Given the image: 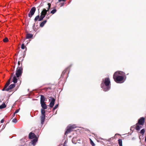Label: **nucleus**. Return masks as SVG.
<instances>
[{
	"mask_svg": "<svg viewBox=\"0 0 146 146\" xmlns=\"http://www.w3.org/2000/svg\"><path fill=\"white\" fill-rule=\"evenodd\" d=\"M46 103V102L40 103L42 108V109H46L47 108V105Z\"/></svg>",
	"mask_w": 146,
	"mask_h": 146,
	"instance_id": "obj_13",
	"label": "nucleus"
},
{
	"mask_svg": "<svg viewBox=\"0 0 146 146\" xmlns=\"http://www.w3.org/2000/svg\"><path fill=\"white\" fill-rule=\"evenodd\" d=\"M48 8L50 9L51 7V4L50 3H48Z\"/></svg>",
	"mask_w": 146,
	"mask_h": 146,
	"instance_id": "obj_33",
	"label": "nucleus"
},
{
	"mask_svg": "<svg viewBox=\"0 0 146 146\" xmlns=\"http://www.w3.org/2000/svg\"><path fill=\"white\" fill-rule=\"evenodd\" d=\"M40 6L39 7H38V11L39 12V9H40Z\"/></svg>",
	"mask_w": 146,
	"mask_h": 146,
	"instance_id": "obj_40",
	"label": "nucleus"
},
{
	"mask_svg": "<svg viewBox=\"0 0 146 146\" xmlns=\"http://www.w3.org/2000/svg\"><path fill=\"white\" fill-rule=\"evenodd\" d=\"M145 132V130L144 129H142L141 130L140 133L143 135Z\"/></svg>",
	"mask_w": 146,
	"mask_h": 146,
	"instance_id": "obj_24",
	"label": "nucleus"
},
{
	"mask_svg": "<svg viewBox=\"0 0 146 146\" xmlns=\"http://www.w3.org/2000/svg\"><path fill=\"white\" fill-rule=\"evenodd\" d=\"M118 142L119 146H122V139H119L118 140Z\"/></svg>",
	"mask_w": 146,
	"mask_h": 146,
	"instance_id": "obj_23",
	"label": "nucleus"
},
{
	"mask_svg": "<svg viewBox=\"0 0 146 146\" xmlns=\"http://www.w3.org/2000/svg\"><path fill=\"white\" fill-rule=\"evenodd\" d=\"M90 143L92 145V146H94L95 145V144L93 142L92 140L91 139H90Z\"/></svg>",
	"mask_w": 146,
	"mask_h": 146,
	"instance_id": "obj_31",
	"label": "nucleus"
},
{
	"mask_svg": "<svg viewBox=\"0 0 146 146\" xmlns=\"http://www.w3.org/2000/svg\"><path fill=\"white\" fill-rule=\"evenodd\" d=\"M16 85L15 84H11L5 90V91H11L10 90L15 88Z\"/></svg>",
	"mask_w": 146,
	"mask_h": 146,
	"instance_id": "obj_8",
	"label": "nucleus"
},
{
	"mask_svg": "<svg viewBox=\"0 0 146 146\" xmlns=\"http://www.w3.org/2000/svg\"><path fill=\"white\" fill-rule=\"evenodd\" d=\"M45 109H41V113L42 115H44L45 116Z\"/></svg>",
	"mask_w": 146,
	"mask_h": 146,
	"instance_id": "obj_20",
	"label": "nucleus"
},
{
	"mask_svg": "<svg viewBox=\"0 0 146 146\" xmlns=\"http://www.w3.org/2000/svg\"><path fill=\"white\" fill-rule=\"evenodd\" d=\"M57 11V10L56 9H54L51 11L50 13L53 14L55 13Z\"/></svg>",
	"mask_w": 146,
	"mask_h": 146,
	"instance_id": "obj_25",
	"label": "nucleus"
},
{
	"mask_svg": "<svg viewBox=\"0 0 146 146\" xmlns=\"http://www.w3.org/2000/svg\"><path fill=\"white\" fill-rule=\"evenodd\" d=\"M64 146H68L66 144H65V142H64Z\"/></svg>",
	"mask_w": 146,
	"mask_h": 146,
	"instance_id": "obj_41",
	"label": "nucleus"
},
{
	"mask_svg": "<svg viewBox=\"0 0 146 146\" xmlns=\"http://www.w3.org/2000/svg\"><path fill=\"white\" fill-rule=\"evenodd\" d=\"M76 127V125H69L67 127L66 131L64 133V135H66L71 132L72 131V129H74Z\"/></svg>",
	"mask_w": 146,
	"mask_h": 146,
	"instance_id": "obj_3",
	"label": "nucleus"
},
{
	"mask_svg": "<svg viewBox=\"0 0 146 146\" xmlns=\"http://www.w3.org/2000/svg\"><path fill=\"white\" fill-rule=\"evenodd\" d=\"M126 78L125 73L122 71H117L115 72L113 75L115 81L117 83H123L125 80Z\"/></svg>",
	"mask_w": 146,
	"mask_h": 146,
	"instance_id": "obj_1",
	"label": "nucleus"
},
{
	"mask_svg": "<svg viewBox=\"0 0 146 146\" xmlns=\"http://www.w3.org/2000/svg\"><path fill=\"white\" fill-rule=\"evenodd\" d=\"M137 123L136 124L137 125L135 129L137 130H139L140 129V126L139 125H137Z\"/></svg>",
	"mask_w": 146,
	"mask_h": 146,
	"instance_id": "obj_27",
	"label": "nucleus"
},
{
	"mask_svg": "<svg viewBox=\"0 0 146 146\" xmlns=\"http://www.w3.org/2000/svg\"><path fill=\"white\" fill-rule=\"evenodd\" d=\"M18 66L17 68H19V67H21V68H22V63L20 61H19L18 63Z\"/></svg>",
	"mask_w": 146,
	"mask_h": 146,
	"instance_id": "obj_22",
	"label": "nucleus"
},
{
	"mask_svg": "<svg viewBox=\"0 0 146 146\" xmlns=\"http://www.w3.org/2000/svg\"><path fill=\"white\" fill-rule=\"evenodd\" d=\"M19 60H21V62H22L23 60V59H21V57H20L19 58Z\"/></svg>",
	"mask_w": 146,
	"mask_h": 146,
	"instance_id": "obj_34",
	"label": "nucleus"
},
{
	"mask_svg": "<svg viewBox=\"0 0 146 146\" xmlns=\"http://www.w3.org/2000/svg\"><path fill=\"white\" fill-rule=\"evenodd\" d=\"M145 122V118L144 117H141L139 120L138 123L139 124L141 125H143Z\"/></svg>",
	"mask_w": 146,
	"mask_h": 146,
	"instance_id": "obj_10",
	"label": "nucleus"
},
{
	"mask_svg": "<svg viewBox=\"0 0 146 146\" xmlns=\"http://www.w3.org/2000/svg\"><path fill=\"white\" fill-rule=\"evenodd\" d=\"M63 146H64V144L63 145Z\"/></svg>",
	"mask_w": 146,
	"mask_h": 146,
	"instance_id": "obj_44",
	"label": "nucleus"
},
{
	"mask_svg": "<svg viewBox=\"0 0 146 146\" xmlns=\"http://www.w3.org/2000/svg\"><path fill=\"white\" fill-rule=\"evenodd\" d=\"M36 10V8L34 7L31 8L29 12V13L28 15L29 17L31 18L34 15Z\"/></svg>",
	"mask_w": 146,
	"mask_h": 146,
	"instance_id": "obj_7",
	"label": "nucleus"
},
{
	"mask_svg": "<svg viewBox=\"0 0 146 146\" xmlns=\"http://www.w3.org/2000/svg\"><path fill=\"white\" fill-rule=\"evenodd\" d=\"M4 119H2L1 120V123H3V122H4Z\"/></svg>",
	"mask_w": 146,
	"mask_h": 146,
	"instance_id": "obj_35",
	"label": "nucleus"
},
{
	"mask_svg": "<svg viewBox=\"0 0 146 146\" xmlns=\"http://www.w3.org/2000/svg\"><path fill=\"white\" fill-rule=\"evenodd\" d=\"M14 73H13H13H11V78H11V77H12V76H13V74H14Z\"/></svg>",
	"mask_w": 146,
	"mask_h": 146,
	"instance_id": "obj_36",
	"label": "nucleus"
},
{
	"mask_svg": "<svg viewBox=\"0 0 146 146\" xmlns=\"http://www.w3.org/2000/svg\"><path fill=\"white\" fill-rule=\"evenodd\" d=\"M49 100L50 101L49 106L50 108H52L54 104V102L55 99L52 97L50 96L49 97Z\"/></svg>",
	"mask_w": 146,
	"mask_h": 146,
	"instance_id": "obj_6",
	"label": "nucleus"
},
{
	"mask_svg": "<svg viewBox=\"0 0 146 146\" xmlns=\"http://www.w3.org/2000/svg\"><path fill=\"white\" fill-rule=\"evenodd\" d=\"M4 42H8L9 41L8 38L7 37H5L4 39L3 40Z\"/></svg>",
	"mask_w": 146,
	"mask_h": 146,
	"instance_id": "obj_26",
	"label": "nucleus"
},
{
	"mask_svg": "<svg viewBox=\"0 0 146 146\" xmlns=\"http://www.w3.org/2000/svg\"><path fill=\"white\" fill-rule=\"evenodd\" d=\"M6 106L4 103L3 104L1 105L0 106V109H2L5 108Z\"/></svg>",
	"mask_w": 146,
	"mask_h": 146,
	"instance_id": "obj_21",
	"label": "nucleus"
},
{
	"mask_svg": "<svg viewBox=\"0 0 146 146\" xmlns=\"http://www.w3.org/2000/svg\"><path fill=\"white\" fill-rule=\"evenodd\" d=\"M117 134H115V135H117Z\"/></svg>",
	"mask_w": 146,
	"mask_h": 146,
	"instance_id": "obj_45",
	"label": "nucleus"
},
{
	"mask_svg": "<svg viewBox=\"0 0 146 146\" xmlns=\"http://www.w3.org/2000/svg\"><path fill=\"white\" fill-rule=\"evenodd\" d=\"M45 118V116L41 115V116L40 120L41 123L42 124L44 123Z\"/></svg>",
	"mask_w": 146,
	"mask_h": 146,
	"instance_id": "obj_14",
	"label": "nucleus"
},
{
	"mask_svg": "<svg viewBox=\"0 0 146 146\" xmlns=\"http://www.w3.org/2000/svg\"><path fill=\"white\" fill-rule=\"evenodd\" d=\"M108 141L110 142V139H109Z\"/></svg>",
	"mask_w": 146,
	"mask_h": 146,
	"instance_id": "obj_43",
	"label": "nucleus"
},
{
	"mask_svg": "<svg viewBox=\"0 0 146 146\" xmlns=\"http://www.w3.org/2000/svg\"><path fill=\"white\" fill-rule=\"evenodd\" d=\"M45 15L41 14L40 16L39 15L36 16L34 19L35 22H36L37 21H40L42 20L45 17Z\"/></svg>",
	"mask_w": 146,
	"mask_h": 146,
	"instance_id": "obj_5",
	"label": "nucleus"
},
{
	"mask_svg": "<svg viewBox=\"0 0 146 146\" xmlns=\"http://www.w3.org/2000/svg\"><path fill=\"white\" fill-rule=\"evenodd\" d=\"M25 47L26 48V49H27V48L25 46V45L24 44H23L22 45H21V48L23 49H25Z\"/></svg>",
	"mask_w": 146,
	"mask_h": 146,
	"instance_id": "obj_29",
	"label": "nucleus"
},
{
	"mask_svg": "<svg viewBox=\"0 0 146 146\" xmlns=\"http://www.w3.org/2000/svg\"><path fill=\"white\" fill-rule=\"evenodd\" d=\"M12 121L13 122L16 123L17 122V120L15 118L12 120Z\"/></svg>",
	"mask_w": 146,
	"mask_h": 146,
	"instance_id": "obj_30",
	"label": "nucleus"
},
{
	"mask_svg": "<svg viewBox=\"0 0 146 146\" xmlns=\"http://www.w3.org/2000/svg\"><path fill=\"white\" fill-rule=\"evenodd\" d=\"M68 68H69V67H68V68H67L66 69L64 70V73H65V72H66V70H68Z\"/></svg>",
	"mask_w": 146,
	"mask_h": 146,
	"instance_id": "obj_39",
	"label": "nucleus"
},
{
	"mask_svg": "<svg viewBox=\"0 0 146 146\" xmlns=\"http://www.w3.org/2000/svg\"><path fill=\"white\" fill-rule=\"evenodd\" d=\"M65 0H64V1H65Z\"/></svg>",
	"mask_w": 146,
	"mask_h": 146,
	"instance_id": "obj_46",
	"label": "nucleus"
},
{
	"mask_svg": "<svg viewBox=\"0 0 146 146\" xmlns=\"http://www.w3.org/2000/svg\"><path fill=\"white\" fill-rule=\"evenodd\" d=\"M34 138V139L32 140V144L33 145H35L38 140V138L36 137Z\"/></svg>",
	"mask_w": 146,
	"mask_h": 146,
	"instance_id": "obj_18",
	"label": "nucleus"
},
{
	"mask_svg": "<svg viewBox=\"0 0 146 146\" xmlns=\"http://www.w3.org/2000/svg\"><path fill=\"white\" fill-rule=\"evenodd\" d=\"M61 1H64V0H58V2H61Z\"/></svg>",
	"mask_w": 146,
	"mask_h": 146,
	"instance_id": "obj_37",
	"label": "nucleus"
},
{
	"mask_svg": "<svg viewBox=\"0 0 146 146\" xmlns=\"http://www.w3.org/2000/svg\"><path fill=\"white\" fill-rule=\"evenodd\" d=\"M110 85V81L109 78L103 79L101 86L103 91L106 92L109 90L111 88Z\"/></svg>",
	"mask_w": 146,
	"mask_h": 146,
	"instance_id": "obj_2",
	"label": "nucleus"
},
{
	"mask_svg": "<svg viewBox=\"0 0 146 146\" xmlns=\"http://www.w3.org/2000/svg\"><path fill=\"white\" fill-rule=\"evenodd\" d=\"M47 21L46 20L43 21L42 22H41L40 24V27H43L45 24L46 23Z\"/></svg>",
	"mask_w": 146,
	"mask_h": 146,
	"instance_id": "obj_16",
	"label": "nucleus"
},
{
	"mask_svg": "<svg viewBox=\"0 0 146 146\" xmlns=\"http://www.w3.org/2000/svg\"><path fill=\"white\" fill-rule=\"evenodd\" d=\"M29 139H33L36 137L34 133L32 132H31L29 133Z\"/></svg>",
	"mask_w": 146,
	"mask_h": 146,
	"instance_id": "obj_12",
	"label": "nucleus"
},
{
	"mask_svg": "<svg viewBox=\"0 0 146 146\" xmlns=\"http://www.w3.org/2000/svg\"><path fill=\"white\" fill-rule=\"evenodd\" d=\"M46 101V99L43 95H40V103L46 102L45 101Z\"/></svg>",
	"mask_w": 146,
	"mask_h": 146,
	"instance_id": "obj_11",
	"label": "nucleus"
},
{
	"mask_svg": "<svg viewBox=\"0 0 146 146\" xmlns=\"http://www.w3.org/2000/svg\"><path fill=\"white\" fill-rule=\"evenodd\" d=\"M58 104L56 105L53 108L52 110L54 111L55 109H57L58 108Z\"/></svg>",
	"mask_w": 146,
	"mask_h": 146,
	"instance_id": "obj_28",
	"label": "nucleus"
},
{
	"mask_svg": "<svg viewBox=\"0 0 146 146\" xmlns=\"http://www.w3.org/2000/svg\"><path fill=\"white\" fill-rule=\"evenodd\" d=\"M47 13L46 9H44L41 12L40 14L46 15L47 14Z\"/></svg>",
	"mask_w": 146,
	"mask_h": 146,
	"instance_id": "obj_19",
	"label": "nucleus"
},
{
	"mask_svg": "<svg viewBox=\"0 0 146 146\" xmlns=\"http://www.w3.org/2000/svg\"><path fill=\"white\" fill-rule=\"evenodd\" d=\"M33 35L31 34L27 33L26 35V38L29 39L32 38L33 37Z\"/></svg>",
	"mask_w": 146,
	"mask_h": 146,
	"instance_id": "obj_15",
	"label": "nucleus"
},
{
	"mask_svg": "<svg viewBox=\"0 0 146 146\" xmlns=\"http://www.w3.org/2000/svg\"><path fill=\"white\" fill-rule=\"evenodd\" d=\"M64 142H65V144H66V143H67V141L66 140L65 141H64Z\"/></svg>",
	"mask_w": 146,
	"mask_h": 146,
	"instance_id": "obj_42",
	"label": "nucleus"
},
{
	"mask_svg": "<svg viewBox=\"0 0 146 146\" xmlns=\"http://www.w3.org/2000/svg\"><path fill=\"white\" fill-rule=\"evenodd\" d=\"M50 9V8H47V10H46V12L48 11Z\"/></svg>",
	"mask_w": 146,
	"mask_h": 146,
	"instance_id": "obj_38",
	"label": "nucleus"
},
{
	"mask_svg": "<svg viewBox=\"0 0 146 146\" xmlns=\"http://www.w3.org/2000/svg\"><path fill=\"white\" fill-rule=\"evenodd\" d=\"M17 77L16 76H14L13 77V82L14 84H15L16 83H17Z\"/></svg>",
	"mask_w": 146,
	"mask_h": 146,
	"instance_id": "obj_17",
	"label": "nucleus"
},
{
	"mask_svg": "<svg viewBox=\"0 0 146 146\" xmlns=\"http://www.w3.org/2000/svg\"><path fill=\"white\" fill-rule=\"evenodd\" d=\"M11 78H10L7 81V82L5 84V86L2 90L3 91H5V90L9 86V85L10 84L11 81Z\"/></svg>",
	"mask_w": 146,
	"mask_h": 146,
	"instance_id": "obj_9",
	"label": "nucleus"
},
{
	"mask_svg": "<svg viewBox=\"0 0 146 146\" xmlns=\"http://www.w3.org/2000/svg\"><path fill=\"white\" fill-rule=\"evenodd\" d=\"M23 68L21 67L17 68L16 71L15 75L17 77L19 78L21 76L23 73Z\"/></svg>",
	"mask_w": 146,
	"mask_h": 146,
	"instance_id": "obj_4",
	"label": "nucleus"
},
{
	"mask_svg": "<svg viewBox=\"0 0 146 146\" xmlns=\"http://www.w3.org/2000/svg\"><path fill=\"white\" fill-rule=\"evenodd\" d=\"M19 109H18L16 110V111H15L13 114V116H14L15 115V114L19 112Z\"/></svg>",
	"mask_w": 146,
	"mask_h": 146,
	"instance_id": "obj_32",
	"label": "nucleus"
}]
</instances>
